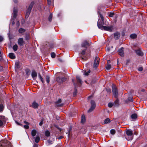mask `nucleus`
I'll list each match as a JSON object with an SVG mask.
<instances>
[{
	"label": "nucleus",
	"mask_w": 147,
	"mask_h": 147,
	"mask_svg": "<svg viewBox=\"0 0 147 147\" xmlns=\"http://www.w3.org/2000/svg\"><path fill=\"white\" fill-rule=\"evenodd\" d=\"M31 76L33 78H34L35 77H37V74L36 72L34 70H32L31 74Z\"/></svg>",
	"instance_id": "15"
},
{
	"label": "nucleus",
	"mask_w": 147,
	"mask_h": 147,
	"mask_svg": "<svg viewBox=\"0 0 147 147\" xmlns=\"http://www.w3.org/2000/svg\"><path fill=\"white\" fill-rule=\"evenodd\" d=\"M40 140V138L39 136H38L36 137L35 140V141L36 143H38Z\"/></svg>",
	"instance_id": "30"
},
{
	"label": "nucleus",
	"mask_w": 147,
	"mask_h": 147,
	"mask_svg": "<svg viewBox=\"0 0 147 147\" xmlns=\"http://www.w3.org/2000/svg\"><path fill=\"white\" fill-rule=\"evenodd\" d=\"M136 52L137 55L139 56H142L143 55L142 52L140 50H136Z\"/></svg>",
	"instance_id": "17"
},
{
	"label": "nucleus",
	"mask_w": 147,
	"mask_h": 147,
	"mask_svg": "<svg viewBox=\"0 0 147 147\" xmlns=\"http://www.w3.org/2000/svg\"><path fill=\"white\" fill-rule=\"evenodd\" d=\"M76 78L77 80V81L78 82L80 83V84H81L82 81L80 78V77L78 76H77L76 77Z\"/></svg>",
	"instance_id": "31"
},
{
	"label": "nucleus",
	"mask_w": 147,
	"mask_h": 147,
	"mask_svg": "<svg viewBox=\"0 0 147 147\" xmlns=\"http://www.w3.org/2000/svg\"><path fill=\"white\" fill-rule=\"evenodd\" d=\"M4 142V143H9V142H8V141L7 140L5 141Z\"/></svg>",
	"instance_id": "59"
},
{
	"label": "nucleus",
	"mask_w": 147,
	"mask_h": 147,
	"mask_svg": "<svg viewBox=\"0 0 147 147\" xmlns=\"http://www.w3.org/2000/svg\"><path fill=\"white\" fill-rule=\"evenodd\" d=\"M9 57L11 59H14L16 58L15 56L14 55V54L13 53H10L9 54Z\"/></svg>",
	"instance_id": "18"
},
{
	"label": "nucleus",
	"mask_w": 147,
	"mask_h": 147,
	"mask_svg": "<svg viewBox=\"0 0 147 147\" xmlns=\"http://www.w3.org/2000/svg\"><path fill=\"white\" fill-rule=\"evenodd\" d=\"M67 79L64 77H58L57 78L56 80L59 84H61L67 80Z\"/></svg>",
	"instance_id": "5"
},
{
	"label": "nucleus",
	"mask_w": 147,
	"mask_h": 147,
	"mask_svg": "<svg viewBox=\"0 0 147 147\" xmlns=\"http://www.w3.org/2000/svg\"><path fill=\"white\" fill-rule=\"evenodd\" d=\"M18 47L17 45H15L13 46V49L14 51H16L17 50Z\"/></svg>",
	"instance_id": "29"
},
{
	"label": "nucleus",
	"mask_w": 147,
	"mask_h": 147,
	"mask_svg": "<svg viewBox=\"0 0 147 147\" xmlns=\"http://www.w3.org/2000/svg\"><path fill=\"white\" fill-rule=\"evenodd\" d=\"M50 77L49 76L47 75L46 76V81L48 84H49L50 82Z\"/></svg>",
	"instance_id": "27"
},
{
	"label": "nucleus",
	"mask_w": 147,
	"mask_h": 147,
	"mask_svg": "<svg viewBox=\"0 0 147 147\" xmlns=\"http://www.w3.org/2000/svg\"><path fill=\"white\" fill-rule=\"evenodd\" d=\"M48 4L49 5H50L51 4V0H48Z\"/></svg>",
	"instance_id": "48"
},
{
	"label": "nucleus",
	"mask_w": 147,
	"mask_h": 147,
	"mask_svg": "<svg viewBox=\"0 0 147 147\" xmlns=\"http://www.w3.org/2000/svg\"><path fill=\"white\" fill-rule=\"evenodd\" d=\"M98 25V28L102 30H104L108 31L111 32L112 31L113 29V26L112 25L110 26H101L99 24Z\"/></svg>",
	"instance_id": "1"
},
{
	"label": "nucleus",
	"mask_w": 147,
	"mask_h": 147,
	"mask_svg": "<svg viewBox=\"0 0 147 147\" xmlns=\"http://www.w3.org/2000/svg\"><path fill=\"white\" fill-rule=\"evenodd\" d=\"M77 93V90L75 88L74 89V92L73 93V95L74 96H75Z\"/></svg>",
	"instance_id": "46"
},
{
	"label": "nucleus",
	"mask_w": 147,
	"mask_h": 147,
	"mask_svg": "<svg viewBox=\"0 0 147 147\" xmlns=\"http://www.w3.org/2000/svg\"><path fill=\"white\" fill-rule=\"evenodd\" d=\"M15 24V22L14 21H13V22H12V24L13 25H14Z\"/></svg>",
	"instance_id": "63"
},
{
	"label": "nucleus",
	"mask_w": 147,
	"mask_h": 147,
	"mask_svg": "<svg viewBox=\"0 0 147 147\" xmlns=\"http://www.w3.org/2000/svg\"><path fill=\"white\" fill-rule=\"evenodd\" d=\"M113 105V104L112 103H111V102L109 103L108 104V107L110 108Z\"/></svg>",
	"instance_id": "45"
},
{
	"label": "nucleus",
	"mask_w": 147,
	"mask_h": 147,
	"mask_svg": "<svg viewBox=\"0 0 147 147\" xmlns=\"http://www.w3.org/2000/svg\"><path fill=\"white\" fill-rule=\"evenodd\" d=\"M90 103L91 106L88 111V113H90L93 111L95 109L96 106L95 102L94 100H91Z\"/></svg>",
	"instance_id": "4"
},
{
	"label": "nucleus",
	"mask_w": 147,
	"mask_h": 147,
	"mask_svg": "<svg viewBox=\"0 0 147 147\" xmlns=\"http://www.w3.org/2000/svg\"><path fill=\"white\" fill-rule=\"evenodd\" d=\"M113 105L115 107H117L119 105V101L117 99L113 103Z\"/></svg>",
	"instance_id": "21"
},
{
	"label": "nucleus",
	"mask_w": 147,
	"mask_h": 147,
	"mask_svg": "<svg viewBox=\"0 0 147 147\" xmlns=\"http://www.w3.org/2000/svg\"><path fill=\"white\" fill-rule=\"evenodd\" d=\"M82 59L84 60H86L87 59V58L86 57H83L82 58Z\"/></svg>",
	"instance_id": "53"
},
{
	"label": "nucleus",
	"mask_w": 147,
	"mask_h": 147,
	"mask_svg": "<svg viewBox=\"0 0 147 147\" xmlns=\"http://www.w3.org/2000/svg\"><path fill=\"white\" fill-rule=\"evenodd\" d=\"M38 76L39 79H40L42 82L43 83H44V81L43 79L42 78L40 74H39L38 75Z\"/></svg>",
	"instance_id": "36"
},
{
	"label": "nucleus",
	"mask_w": 147,
	"mask_h": 147,
	"mask_svg": "<svg viewBox=\"0 0 147 147\" xmlns=\"http://www.w3.org/2000/svg\"><path fill=\"white\" fill-rule=\"evenodd\" d=\"M15 66L17 68L19 69L20 67V63L19 62H17L15 63Z\"/></svg>",
	"instance_id": "33"
},
{
	"label": "nucleus",
	"mask_w": 147,
	"mask_h": 147,
	"mask_svg": "<svg viewBox=\"0 0 147 147\" xmlns=\"http://www.w3.org/2000/svg\"><path fill=\"white\" fill-rule=\"evenodd\" d=\"M99 15L102 21V22H103L104 19V17H103V16L100 13L99 14Z\"/></svg>",
	"instance_id": "41"
},
{
	"label": "nucleus",
	"mask_w": 147,
	"mask_h": 147,
	"mask_svg": "<svg viewBox=\"0 0 147 147\" xmlns=\"http://www.w3.org/2000/svg\"><path fill=\"white\" fill-rule=\"evenodd\" d=\"M4 122L1 121L0 120V126H1L3 125V123Z\"/></svg>",
	"instance_id": "49"
},
{
	"label": "nucleus",
	"mask_w": 147,
	"mask_h": 147,
	"mask_svg": "<svg viewBox=\"0 0 147 147\" xmlns=\"http://www.w3.org/2000/svg\"><path fill=\"white\" fill-rule=\"evenodd\" d=\"M138 70L140 71H142L143 70V68L142 67H139L138 69Z\"/></svg>",
	"instance_id": "52"
},
{
	"label": "nucleus",
	"mask_w": 147,
	"mask_h": 147,
	"mask_svg": "<svg viewBox=\"0 0 147 147\" xmlns=\"http://www.w3.org/2000/svg\"><path fill=\"white\" fill-rule=\"evenodd\" d=\"M32 106L33 108L34 109L37 108L38 106V104L35 101H34L32 104Z\"/></svg>",
	"instance_id": "13"
},
{
	"label": "nucleus",
	"mask_w": 147,
	"mask_h": 147,
	"mask_svg": "<svg viewBox=\"0 0 147 147\" xmlns=\"http://www.w3.org/2000/svg\"><path fill=\"white\" fill-rule=\"evenodd\" d=\"M18 42V44L20 46H23L25 44V42L23 38H19Z\"/></svg>",
	"instance_id": "8"
},
{
	"label": "nucleus",
	"mask_w": 147,
	"mask_h": 147,
	"mask_svg": "<svg viewBox=\"0 0 147 147\" xmlns=\"http://www.w3.org/2000/svg\"><path fill=\"white\" fill-rule=\"evenodd\" d=\"M137 117V115L136 114H134L131 115V118L132 119H135Z\"/></svg>",
	"instance_id": "24"
},
{
	"label": "nucleus",
	"mask_w": 147,
	"mask_h": 147,
	"mask_svg": "<svg viewBox=\"0 0 147 147\" xmlns=\"http://www.w3.org/2000/svg\"><path fill=\"white\" fill-rule=\"evenodd\" d=\"M3 67L1 65H0V70H2L3 69Z\"/></svg>",
	"instance_id": "56"
},
{
	"label": "nucleus",
	"mask_w": 147,
	"mask_h": 147,
	"mask_svg": "<svg viewBox=\"0 0 147 147\" xmlns=\"http://www.w3.org/2000/svg\"><path fill=\"white\" fill-rule=\"evenodd\" d=\"M110 119L109 118H107L104 120V124H107L110 122Z\"/></svg>",
	"instance_id": "25"
},
{
	"label": "nucleus",
	"mask_w": 147,
	"mask_h": 147,
	"mask_svg": "<svg viewBox=\"0 0 147 147\" xmlns=\"http://www.w3.org/2000/svg\"><path fill=\"white\" fill-rule=\"evenodd\" d=\"M37 131L35 129H33L31 131V135L33 137L35 136L36 134Z\"/></svg>",
	"instance_id": "20"
},
{
	"label": "nucleus",
	"mask_w": 147,
	"mask_h": 147,
	"mask_svg": "<svg viewBox=\"0 0 147 147\" xmlns=\"http://www.w3.org/2000/svg\"><path fill=\"white\" fill-rule=\"evenodd\" d=\"M16 122L18 125H20L21 126H23V125L22 124L19 123L18 122H17V121H16Z\"/></svg>",
	"instance_id": "50"
},
{
	"label": "nucleus",
	"mask_w": 147,
	"mask_h": 147,
	"mask_svg": "<svg viewBox=\"0 0 147 147\" xmlns=\"http://www.w3.org/2000/svg\"><path fill=\"white\" fill-rule=\"evenodd\" d=\"M100 20H98V22H97V26H98V24H99L100 25L101 24V25L102 26H103V24H104L103 22H102H102H100Z\"/></svg>",
	"instance_id": "34"
},
{
	"label": "nucleus",
	"mask_w": 147,
	"mask_h": 147,
	"mask_svg": "<svg viewBox=\"0 0 147 147\" xmlns=\"http://www.w3.org/2000/svg\"><path fill=\"white\" fill-rule=\"evenodd\" d=\"M17 10L15 8H14L13 10V18L14 19H15L17 16Z\"/></svg>",
	"instance_id": "11"
},
{
	"label": "nucleus",
	"mask_w": 147,
	"mask_h": 147,
	"mask_svg": "<svg viewBox=\"0 0 147 147\" xmlns=\"http://www.w3.org/2000/svg\"><path fill=\"white\" fill-rule=\"evenodd\" d=\"M124 48L123 47L121 48L118 51L119 54L121 57H123L124 55Z\"/></svg>",
	"instance_id": "9"
},
{
	"label": "nucleus",
	"mask_w": 147,
	"mask_h": 147,
	"mask_svg": "<svg viewBox=\"0 0 147 147\" xmlns=\"http://www.w3.org/2000/svg\"><path fill=\"white\" fill-rule=\"evenodd\" d=\"M43 121L42 120L39 123V125L40 126H41L43 124Z\"/></svg>",
	"instance_id": "51"
},
{
	"label": "nucleus",
	"mask_w": 147,
	"mask_h": 147,
	"mask_svg": "<svg viewBox=\"0 0 147 147\" xmlns=\"http://www.w3.org/2000/svg\"><path fill=\"white\" fill-rule=\"evenodd\" d=\"M86 49H85L83 50L82 51L81 54L82 55H84L86 53Z\"/></svg>",
	"instance_id": "38"
},
{
	"label": "nucleus",
	"mask_w": 147,
	"mask_h": 147,
	"mask_svg": "<svg viewBox=\"0 0 147 147\" xmlns=\"http://www.w3.org/2000/svg\"><path fill=\"white\" fill-rule=\"evenodd\" d=\"M120 35L119 32H117L114 34V38L116 39H118L120 37Z\"/></svg>",
	"instance_id": "12"
},
{
	"label": "nucleus",
	"mask_w": 147,
	"mask_h": 147,
	"mask_svg": "<svg viewBox=\"0 0 147 147\" xmlns=\"http://www.w3.org/2000/svg\"><path fill=\"white\" fill-rule=\"evenodd\" d=\"M115 130L114 129H112L110 130V133L112 135L115 134Z\"/></svg>",
	"instance_id": "37"
},
{
	"label": "nucleus",
	"mask_w": 147,
	"mask_h": 147,
	"mask_svg": "<svg viewBox=\"0 0 147 147\" xmlns=\"http://www.w3.org/2000/svg\"><path fill=\"white\" fill-rule=\"evenodd\" d=\"M89 46V43L86 40L84 41L82 44V47H84L87 49V47Z\"/></svg>",
	"instance_id": "10"
},
{
	"label": "nucleus",
	"mask_w": 147,
	"mask_h": 147,
	"mask_svg": "<svg viewBox=\"0 0 147 147\" xmlns=\"http://www.w3.org/2000/svg\"><path fill=\"white\" fill-rule=\"evenodd\" d=\"M45 134L46 136L47 137H48L50 136V133L49 131H45Z\"/></svg>",
	"instance_id": "32"
},
{
	"label": "nucleus",
	"mask_w": 147,
	"mask_h": 147,
	"mask_svg": "<svg viewBox=\"0 0 147 147\" xmlns=\"http://www.w3.org/2000/svg\"><path fill=\"white\" fill-rule=\"evenodd\" d=\"M128 100H129L131 101L132 98H131V96L129 97L128 98Z\"/></svg>",
	"instance_id": "55"
},
{
	"label": "nucleus",
	"mask_w": 147,
	"mask_h": 147,
	"mask_svg": "<svg viewBox=\"0 0 147 147\" xmlns=\"http://www.w3.org/2000/svg\"><path fill=\"white\" fill-rule=\"evenodd\" d=\"M47 142H48V143H49V144H52L53 143V142L52 141L50 140H47Z\"/></svg>",
	"instance_id": "47"
},
{
	"label": "nucleus",
	"mask_w": 147,
	"mask_h": 147,
	"mask_svg": "<svg viewBox=\"0 0 147 147\" xmlns=\"http://www.w3.org/2000/svg\"><path fill=\"white\" fill-rule=\"evenodd\" d=\"M3 39V38L2 37L0 36V42L2 41Z\"/></svg>",
	"instance_id": "54"
},
{
	"label": "nucleus",
	"mask_w": 147,
	"mask_h": 147,
	"mask_svg": "<svg viewBox=\"0 0 147 147\" xmlns=\"http://www.w3.org/2000/svg\"><path fill=\"white\" fill-rule=\"evenodd\" d=\"M34 3V2L32 1L31 3L30 4V5L28 8L26 10V18H28L29 15L30 14V13L31 11Z\"/></svg>",
	"instance_id": "3"
},
{
	"label": "nucleus",
	"mask_w": 147,
	"mask_h": 147,
	"mask_svg": "<svg viewBox=\"0 0 147 147\" xmlns=\"http://www.w3.org/2000/svg\"><path fill=\"white\" fill-rule=\"evenodd\" d=\"M86 121L85 117L84 115H82V116L81 121V122L82 123H85Z\"/></svg>",
	"instance_id": "19"
},
{
	"label": "nucleus",
	"mask_w": 147,
	"mask_h": 147,
	"mask_svg": "<svg viewBox=\"0 0 147 147\" xmlns=\"http://www.w3.org/2000/svg\"><path fill=\"white\" fill-rule=\"evenodd\" d=\"M83 72L84 75L86 76H87L89 74L90 72V70L89 69L87 72H86V70H83Z\"/></svg>",
	"instance_id": "22"
},
{
	"label": "nucleus",
	"mask_w": 147,
	"mask_h": 147,
	"mask_svg": "<svg viewBox=\"0 0 147 147\" xmlns=\"http://www.w3.org/2000/svg\"><path fill=\"white\" fill-rule=\"evenodd\" d=\"M52 14H51L49 17L48 20L49 22H51L52 20Z\"/></svg>",
	"instance_id": "40"
},
{
	"label": "nucleus",
	"mask_w": 147,
	"mask_h": 147,
	"mask_svg": "<svg viewBox=\"0 0 147 147\" xmlns=\"http://www.w3.org/2000/svg\"><path fill=\"white\" fill-rule=\"evenodd\" d=\"M80 131L82 134H83L85 133L86 132V130L84 128H82L81 129Z\"/></svg>",
	"instance_id": "39"
},
{
	"label": "nucleus",
	"mask_w": 147,
	"mask_h": 147,
	"mask_svg": "<svg viewBox=\"0 0 147 147\" xmlns=\"http://www.w3.org/2000/svg\"><path fill=\"white\" fill-rule=\"evenodd\" d=\"M0 120L5 122V117L4 116H0Z\"/></svg>",
	"instance_id": "35"
},
{
	"label": "nucleus",
	"mask_w": 147,
	"mask_h": 147,
	"mask_svg": "<svg viewBox=\"0 0 147 147\" xmlns=\"http://www.w3.org/2000/svg\"><path fill=\"white\" fill-rule=\"evenodd\" d=\"M61 102V99H59L57 101L55 102L56 106L57 107H60L63 104H60Z\"/></svg>",
	"instance_id": "14"
},
{
	"label": "nucleus",
	"mask_w": 147,
	"mask_h": 147,
	"mask_svg": "<svg viewBox=\"0 0 147 147\" xmlns=\"http://www.w3.org/2000/svg\"><path fill=\"white\" fill-rule=\"evenodd\" d=\"M1 52L0 51V57H1Z\"/></svg>",
	"instance_id": "64"
},
{
	"label": "nucleus",
	"mask_w": 147,
	"mask_h": 147,
	"mask_svg": "<svg viewBox=\"0 0 147 147\" xmlns=\"http://www.w3.org/2000/svg\"><path fill=\"white\" fill-rule=\"evenodd\" d=\"M24 123L26 124V125H24V128L26 129H28L29 128L28 125L30 124V123L26 121H24Z\"/></svg>",
	"instance_id": "16"
},
{
	"label": "nucleus",
	"mask_w": 147,
	"mask_h": 147,
	"mask_svg": "<svg viewBox=\"0 0 147 147\" xmlns=\"http://www.w3.org/2000/svg\"><path fill=\"white\" fill-rule=\"evenodd\" d=\"M33 147H38V146L37 145L35 144L34 146Z\"/></svg>",
	"instance_id": "61"
},
{
	"label": "nucleus",
	"mask_w": 147,
	"mask_h": 147,
	"mask_svg": "<svg viewBox=\"0 0 147 147\" xmlns=\"http://www.w3.org/2000/svg\"><path fill=\"white\" fill-rule=\"evenodd\" d=\"M13 1L15 3H17V0H13Z\"/></svg>",
	"instance_id": "60"
},
{
	"label": "nucleus",
	"mask_w": 147,
	"mask_h": 147,
	"mask_svg": "<svg viewBox=\"0 0 147 147\" xmlns=\"http://www.w3.org/2000/svg\"><path fill=\"white\" fill-rule=\"evenodd\" d=\"M127 135L125 137L126 139L128 140H131L133 138V134L132 131L130 130H127L126 131Z\"/></svg>",
	"instance_id": "2"
},
{
	"label": "nucleus",
	"mask_w": 147,
	"mask_h": 147,
	"mask_svg": "<svg viewBox=\"0 0 147 147\" xmlns=\"http://www.w3.org/2000/svg\"><path fill=\"white\" fill-rule=\"evenodd\" d=\"M18 32L22 34L25 32V30L23 28H21L19 29Z\"/></svg>",
	"instance_id": "23"
},
{
	"label": "nucleus",
	"mask_w": 147,
	"mask_h": 147,
	"mask_svg": "<svg viewBox=\"0 0 147 147\" xmlns=\"http://www.w3.org/2000/svg\"><path fill=\"white\" fill-rule=\"evenodd\" d=\"M51 57L53 58H55V53L54 52H53V53H51Z\"/></svg>",
	"instance_id": "42"
},
{
	"label": "nucleus",
	"mask_w": 147,
	"mask_h": 147,
	"mask_svg": "<svg viewBox=\"0 0 147 147\" xmlns=\"http://www.w3.org/2000/svg\"><path fill=\"white\" fill-rule=\"evenodd\" d=\"M130 37L132 39H134L136 38L137 37V35L136 34H132L130 35Z\"/></svg>",
	"instance_id": "26"
},
{
	"label": "nucleus",
	"mask_w": 147,
	"mask_h": 147,
	"mask_svg": "<svg viewBox=\"0 0 147 147\" xmlns=\"http://www.w3.org/2000/svg\"><path fill=\"white\" fill-rule=\"evenodd\" d=\"M63 138V137L62 136H60L58 138V139H61L62 138Z\"/></svg>",
	"instance_id": "57"
},
{
	"label": "nucleus",
	"mask_w": 147,
	"mask_h": 147,
	"mask_svg": "<svg viewBox=\"0 0 147 147\" xmlns=\"http://www.w3.org/2000/svg\"><path fill=\"white\" fill-rule=\"evenodd\" d=\"M110 62V61H109V60H108V61H107V63H108V64H109V63Z\"/></svg>",
	"instance_id": "62"
},
{
	"label": "nucleus",
	"mask_w": 147,
	"mask_h": 147,
	"mask_svg": "<svg viewBox=\"0 0 147 147\" xmlns=\"http://www.w3.org/2000/svg\"><path fill=\"white\" fill-rule=\"evenodd\" d=\"M112 92L114 96L117 98V96L118 93V90L116 87L115 86H113L112 87Z\"/></svg>",
	"instance_id": "7"
},
{
	"label": "nucleus",
	"mask_w": 147,
	"mask_h": 147,
	"mask_svg": "<svg viewBox=\"0 0 147 147\" xmlns=\"http://www.w3.org/2000/svg\"><path fill=\"white\" fill-rule=\"evenodd\" d=\"M111 67V65L109 64H108L105 67L107 70H109Z\"/></svg>",
	"instance_id": "28"
},
{
	"label": "nucleus",
	"mask_w": 147,
	"mask_h": 147,
	"mask_svg": "<svg viewBox=\"0 0 147 147\" xmlns=\"http://www.w3.org/2000/svg\"><path fill=\"white\" fill-rule=\"evenodd\" d=\"M100 59L98 57H96L94 60V67L96 68L98 66L99 63Z\"/></svg>",
	"instance_id": "6"
},
{
	"label": "nucleus",
	"mask_w": 147,
	"mask_h": 147,
	"mask_svg": "<svg viewBox=\"0 0 147 147\" xmlns=\"http://www.w3.org/2000/svg\"><path fill=\"white\" fill-rule=\"evenodd\" d=\"M114 13H109V16L110 17H113V16L114 15Z\"/></svg>",
	"instance_id": "44"
},
{
	"label": "nucleus",
	"mask_w": 147,
	"mask_h": 147,
	"mask_svg": "<svg viewBox=\"0 0 147 147\" xmlns=\"http://www.w3.org/2000/svg\"><path fill=\"white\" fill-rule=\"evenodd\" d=\"M3 109V106L2 105H0V112L2 111Z\"/></svg>",
	"instance_id": "43"
},
{
	"label": "nucleus",
	"mask_w": 147,
	"mask_h": 147,
	"mask_svg": "<svg viewBox=\"0 0 147 147\" xmlns=\"http://www.w3.org/2000/svg\"><path fill=\"white\" fill-rule=\"evenodd\" d=\"M17 24L18 25V26H19V25H20V22H19V21H18L17 22Z\"/></svg>",
	"instance_id": "58"
}]
</instances>
